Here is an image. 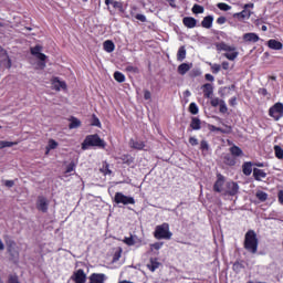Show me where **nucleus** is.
Returning <instances> with one entry per match:
<instances>
[{"label": "nucleus", "instance_id": "1", "mask_svg": "<svg viewBox=\"0 0 283 283\" xmlns=\"http://www.w3.org/2000/svg\"><path fill=\"white\" fill-rule=\"evenodd\" d=\"M258 234L253 230H249L245 233L244 238V249L249 251V253H258Z\"/></svg>", "mask_w": 283, "mask_h": 283}, {"label": "nucleus", "instance_id": "2", "mask_svg": "<svg viewBox=\"0 0 283 283\" xmlns=\"http://www.w3.org/2000/svg\"><path fill=\"white\" fill-rule=\"evenodd\" d=\"M107 144L105 140L101 139L98 135H88L82 143V149L85 151L88 147H99L101 149H105Z\"/></svg>", "mask_w": 283, "mask_h": 283}, {"label": "nucleus", "instance_id": "3", "mask_svg": "<svg viewBox=\"0 0 283 283\" xmlns=\"http://www.w3.org/2000/svg\"><path fill=\"white\" fill-rule=\"evenodd\" d=\"M216 49L218 50V52H228L224 53V57L228 59V61H235L238 59V55L240 54L235 50V46L229 45L224 42L217 43Z\"/></svg>", "mask_w": 283, "mask_h": 283}, {"label": "nucleus", "instance_id": "4", "mask_svg": "<svg viewBox=\"0 0 283 283\" xmlns=\"http://www.w3.org/2000/svg\"><path fill=\"white\" fill-rule=\"evenodd\" d=\"M154 235L156 240H171V231H169V223H163L155 228Z\"/></svg>", "mask_w": 283, "mask_h": 283}, {"label": "nucleus", "instance_id": "5", "mask_svg": "<svg viewBox=\"0 0 283 283\" xmlns=\"http://www.w3.org/2000/svg\"><path fill=\"white\" fill-rule=\"evenodd\" d=\"M42 51L43 48L41 45H35L34 48H31V54L35 56V59H39V66L41 67V70L45 67V59H48L45 54L41 53Z\"/></svg>", "mask_w": 283, "mask_h": 283}, {"label": "nucleus", "instance_id": "6", "mask_svg": "<svg viewBox=\"0 0 283 283\" xmlns=\"http://www.w3.org/2000/svg\"><path fill=\"white\" fill-rule=\"evenodd\" d=\"M114 201L116 205H136V200L133 197H127L123 192H116Z\"/></svg>", "mask_w": 283, "mask_h": 283}, {"label": "nucleus", "instance_id": "7", "mask_svg": "<svg viewBox=\"0 0 283 283\" xmlns=\"http://www.w3.org/2000/svg\"><path fill=\"white\" fill-rule=\"evenodd\" d=\"M269 114L272 118H274V120H280V118L283 116V104L276 103L270 108Z\"/></svg>", "mask_w": 283, "mask_h": 283}, {"label": "nucleus", "instance_id": "8", "mask_svg": "<svg viewBox=\"0 0 283 283\" xmlns=\"http://www.w3.org/2000/svg\"><path fill=\"white\" fill-rule=\"evenodd\" d=\"M71 280L74 283H85L87 282V274H85V271L83 269L76 270L71 275Z\"/></svg>", "mask_w": 283, "mask_h": 283}, {"label": "nucleus", "instance_id": "9", "mask_svg": "<svg viewBox=\"0 0 283 283\" xmlns=\"http://www.w3.org/2000/svg\"><path fill=\"white\" fill-rule=\"evenodd\" d=\"M8 252L10 253L13 262H19V248L14 241L7 242Z\"/></svg>", "mask_w": 283, "mask_h": 283}, {"label": "nucleus", "instance_id": "10", "mask_svg": "<svg viewBox=\"0 0 283 283\" xmlns=\"http://www.w3.org/2000/svg\"><path fill=\"white\" fill-rule=\"evenodd\" d=\"M50 207V200L48 198L40 196L36 201L38 211H42V213H48V209Z\"/></svg>", "mask_w": 283, "mask_h": 283}, {"label": "nucleus", "instance_id": "11", "mask_svg": "<svg viewBox=\"0 0 283 283\" xmlns=\"http://www.w3.org/2000/svg\"><path fill=\"white\" fill-rule=\"evenodd\" d=\"M252 14H253V11L243 8L241 12L233 14V19H238V21H244V19H251Z\"/></svg>", "mask_w": 283, "mask_h": 283}, {"label": "nucleus", "instance_id": "12", "mask_svg": "<svg viewBox=\"0 0 283 283\" xmlns=\"http://www.w3.org/2000/svg\"><path fill=\"white\" fill-rule=\"evenodd\" d=\"M52 87L53 90H56V92H61V90H67V84H65V81H61L59 77H54L52 80Z\"/></svg>", "mask_w": 283, "mask_h": 283}, {"label": "nucleus", "instance_id": "13", "mask_svg": "<svg viewBox=\"0 0 283 283\" xmlns=\"http://www.w3.org/2000/svg\"><path fill=\"white\" fill-rule=\"evenodd\" d=\"M240 191V186L235 181H229L227 184V193L229 196H235Z\"/></svg>", "mask_w": 283, "mask_h": 283}, {"label": "nucleus", "instance_id": "14", "mask_svg": "<svg viewBox=\"0 0 283 283\" xmlns=\"http://www.w3.org/2000/svg\"><path fill=\"white\" fill-rule=\"evenodd\" d=\"M107 276L103 273H93L90 275V283H105Z\"/></svg>", "mask_w": 283, "mask_h": 283}, {"label": "nucleus", "instance_id": "15", "mask_svg": "<svg viewBox=\"0 0 283 283\" xmlns=\"http://www.w3.org/2000/svg\"><path fill=\"white\" fill-rule=\"evenodd\" d=\"M222 187H224V176L218 175L217 181L214 182L213 190L218 193L222 192Z\"/></svg>", "mask_w": 283, "mask_h": 283}, {"label": "nucleus", "instance_id": "16", "mask_svg": "<svg viewBox=\"0 0 283 283\" xmlns=\"http://www.w3.org/2000/svg\"><path fill=\"white\" fill-rule=\"evenodd\" d=\"M243 41H245V43H258L260 36L256 33H245L243 34Z\"/></svg>", "mask_w": 283, "mask_h": 283}, {"label": "nucleus", "instance_id": "17", "mask_svg": "<svg viewBox=\"0 0 283 283\" xmlns=\"http://www.w3.org/2000/svg\"><path fill=\"white\" fill-rule=\"evenodd\" d=\"M182 23L186 28L193 29L198 24V20L192 17H186L182 19Z\"/></svg>", "mask_w": 283, "mask_h": 283}, {"label": "nucleus", "instance_id": "18", "mask_svg": "<svg viewBox=\"0 0 283 283\" xmlns=\"http://www.w3.org/2000/svg\"><path fill=\"white\" fill-rule=\"evenodd\" d=\"M191 67H193V64H187V63H182L178 66L177 72L178 74H180L181 76H185V74H187V72H189V70H191Z\"/></svg>", "mask_w": 283, "mask_h": 283}, {"label": "nucleus", "instance_id": "19", "mask_svg": "<svg viewBox=\"0 0 283 283\" xmlns=\"http://www.w3.org/2000/svg\"><path fill=\"white\" fill-rule=\"evenodd\" d=\"M201 25L202 28H206V30H210V28H212L213 25V15L205 17L203 20L201 21Z\"/></svg>", "mask_w": 283, "mask_h": 283}, {"label": "nucleus", "instance_id": "20", "mask_svg": "<svg viewBox=\"0 0 283 283\" xmlns=\"http://www.w3.org/2000/svg\"><path fill=\"white\" fill-rule=\"evenodd\" d=\"M203 90V96H206V98H211V96L213 95V85L207 83L202 86Z\"/></svg>", "mask_w": 283, "mask_h": 283}, {"label": "nucleus", "instance_id": "21", "mask_svg": "<svg viewBox=\"0 0 283 283\" xmlns=\"http://www.w3.org/2000/svg\"><path fill=\"white\" fill-rule=\"evenodd\" d=\"M268 48H270V50H282L283 45L282 42L277 40H269Z\"/></svg>", "mask_w": 283, "mask_h": 283}, {"label": "nucleus", "instance_id": "22", "mask_svg": "<svg viewBox=\"0 0 283 283\" xmlns=\"http://www.w3.org/2000/svg\"><path fill=\"white\" fill-rule=\"evenodd\" d=\"M253 176H254V179L258 181L263 180V178H266V174L264 172V170L260 168L253 169Z\"/></svg>", "mask_w": 283, "mask_h": 283}, {"label": "nucleus", "instance_id": "23", "mask_svg": "<svg viewBox=\"0 0 283 283\" xmlns=\"http://www.w3.org/2000/svg\"><path fill=\"white\" fill-rule=\"evenodd\" d=\"M244 176H251L253 174V164L251 161H247L242 166Z\"/></svg>", "mask_w": 283, "mask_h": 283}, {"label": "nucleus", "instance_id": "24", "mask_svg": "<svg viewBox=\"0 0 283 283\" xmlns=\"http://www.w3.org/2000/svg\"><path fill=\"white\" fill-rule=\"evenodd\" d=\"M129 146H130L133 149H145V143H143V142H140V140L130 139Z\"/></svg>", "mask_w": 283, "mask_h": 283}, {"label": "nucleus", "instance_id": "25", "mask_svg": "<svg viewBox=\"0 0 283 283\" xmlns=\"http://www.w3.org/2000/svg\"><path fill=\"white\" fill-rule=\"evenodd\" d=\"M185 59H187V49H185V46H180L177 52V61L182 62Z\"/></svg>", "mask_w": 283, "mask_h": 283}, {"label": "nucleus", "instance_id": "26", "mask_svg": "<svg viewBox=\"0 0 283 283\" xmlns=\"http://www.w3.org/2000/svg\"><path fill=\"white\" fill-rule=\"evenodd\" d=\"M134 240H139L138 235L130 234L129 237L124 238V242L128 247H134L136 244Z\"/></svg>", "mask_w": 283, "mask_h": 283}, {"label": "nucleus", "instance_id": "27", "mask_svg": "<svg viewBox=\"0 0 283 283\" xmlns=\"http://www.w3.org/2000/svg\"><path fill=\"white\" fill-rule=\"evenodd\" d=\"M0 66L10 70V67H12V60H10V56L7 55L3 60H1Z\"/></svg>", "mask_w": 283, "mask_h": 283}, {"label": "nucleus", "instance_id": "28", "mask_svg": "<svg viewBox=\"0 0 283 283\" xmlns=\"http://www.w3.org/2000/svg\"><path fill=\"white\" fill-rule=\"evenodd\" d=\"M191 129L199 130L201 129V123L198 117H192L191 123H190Z\"/></svg>", "mask_w": 283, "mask_h": 283}, {"label": "nucleus", "instance_id": "29", "mask_svg": "<svg viewBox=\"0 0 283 283\" xmlns=\"http://www.w3.org/2000/svg\"><path fill=\"white\" fill-rule=\"evenodd\" d=\"M103 46H104L105 52H108V53H112L115 50V48H116L114 45V42H112L109 40L105 41Z\"/></svg>", "mask_w": 283, "mask_h": 283}, {"label": "nucleus", "instance_id": "30", "mask_svg": "<svg viewBox=\"0 0 283 283\" xmlns=\"http://www.w3.org/2000/svg\"><path fill=\"white\" fill-rule=\"evenodd\" d=\"M255 196L260 202H266L269 200V195L262 190L256 191Z\"/></svg>", "mask_w": 283, "mask_h": 283}, {"label": "nucleus", "instance_id": "31", "mask_svg": "<svg viewBox=\"0 0 283 283\" xmlns=\"http://www.w3.org/2000/svg\"><path fill=\"white\" fill-rule=\"evenodd\" d=\"M69 127L71 129H77V127H81V122L76 117H71Z\"/></svg>", "mask_w": 283, "mask_h": 283}, {"label": "nucleus", "instance_id": "32", "mask_svg": "<svg viewBox=\"0 0 283 283\" xmlns=\"http://www.w3.org/2000/svg\"><path fill=\"white\" fill-rule=\"evenodd\" d=\"M14 145H19V142L0 140V149H6V147H14Z\"/></svg>", "mask_w": 283, "mask_h": 283}, {"label": "nucleus", "instance_id": "33", "mask_svg": "<svg viewBox=\"0 0 283 283\" xmlns=\"http://www.w3.org/2000/svg\"><path fill=\"white\" fill-rule=\"evenodd\" d=\"M59 147V143L54 139H50L46 146V154H50L51 149H56Z\"/></svg>", "mask_w": 283, "mask_h": 283}, {"label": "nucleus", "instance_id": "34", "mask_svg": "<svg viewBox=\"0 0 283 283\" xmlns=\"http://www.w3.org/2000/svg\"><path fill=\"white\" fill-rule=\"evenodd\" d=\"M114 78L115 81H117V83H125V74H123L122 72L116 71L114 73Z\"/></svg>", "mask_w": 283, "mask_h": 283}, {"label": "nucleus", "instance_id": "35", "mask_svg": "<svg viewBox=\"0 0 283 283\" xmlns=\"http://www.w3.org/2000/svg\"><path fill=\"white\" fill-rule=\"evenodd\" d=\"M158 266H160V263L158 261H154V260H150V263L147 264V268L149 269V271H151V273H154V271H156V269H158Z\"/></svg>", "mask_w": 283, "mask_h": 283}, {"label": "nucleus", "instance_id": "36", "mask_svg": "<svg viewBox=\"0 0 283 283\" xmlns=\"http://www.w3.org/2000/svg\"><path fill=\"white\" fill-rule=\"evenodd\" d=\"M274 154L279 160H283V149L280 146H274Z\"/></svg>", "mask_w": 283, "mask_h": 283}, {"label": "nucleus", "instance_id": "37", "mask_svg": "<svg viewBox=\"0 0 283 283\" xmlns=\"http://www.w3.org/2000/svg\"><path fill=\"white\" fill-rule=\"evenodd\" d=\"M230 154H232V156H242L243 151L241 150L240 147L238 146H232L230 148Z\"/></svg>", "mask_w": 283, "mask_h": 283}, {"label": "nucleus", "instance_id": "38", "mask_svg": "<svg viewBox=\"0 0 283 283\" xmlns=\"http://www.w3.org/2000/svg\"><path fill=\"white\" fill-rule=\"evenodd\" d=\"M192 12H193V14H202L205 12V7H202L200 4H195L192 7Z\"/></svg>", "mask_w": 283, "mask_h": 283}, {"label": "nucleus", "instance_id": "39", "mask_svg": "<svg viewBox=\"0 0 283 283\" xmlns=\"http://www.w3.org/2000/svg\"><path fill=\"white\" fill-rule=\"evenodd\" d=\"M217 8H219V10H222V12H229V10H231V6H229L224 2H219L217 4Z\"/></svg>", "mask_w": 283, "mask_h": 283}, {"label": "nucleus", "instance_id": "40", "mask_svg": "<svg viewBox=\"0 0 283 283\" xmlns=\"http://www.w3.org/2000/svg\"><path fill=\"white\" fill-rule=\"evenodd\" d=\"M109 6H113L116 10H123V2L120 1L111 0Z\"/></svg>", "mask_w": 283, "mask_h": 283}, {"label": "nucleus", "instance_id": "41", "mask_svg": "<svg viewBox=\"0 0 283 283\" xmlns=\"http://www.w3.org/2000/svg\"><path fill=\"white\" fill-rule=\"evenodd\" d=\"M102 174H104V176H109L112 175V170L109 169V164L105 163L103 165V168L101 169Z\"/></svg>", "mask_w": 283, "mask_h": 283}, {"label": "nucleus", "instance_id": "42", "mask_svg": "<svg viewBox=\"0 0 283 283\" xmlns=\"http://www.w3.org/2000/svg\"><path fill=\"white\" fill-rule=\"evenodd\" d=\"M189 112H190V114H193V115L198 114V112H199L198 105L193 102L190 103Z\"/></svg>", "mask_w": 283, "mask_h": 283}, {"label": "nucleus", "instance_id": "43", "mask_svg": "<svg viewBox=\"0 0 283 283\" xmlns=\"http://www.w3.org/2000/svg\"><path fill=\"white\" fill-rule=\"evenodd\" d=\"M209 132H220L221 134H227V132L220 127H216L214 125H208Z\"/></svg>", "mask_w": 283, "mask_h": 283}, {"label": "nucleus", "instance_id": "44", "mask_svg": "<svg viewBox=\"0 0 283 283\" xmlns=\"http://www.w3.org/2000/svg\"><path fill=\"white\" fill-rule=\"evenodd\" d=\"M210 67L212 70V74H218L220 70H222V66L220 64H210Z\"/></svg>", "mask_w": 283, "mask_h": 283}, {"label": "nucleus", "instance_id": "45", "mask_svg": "<svg viewBox=\"0 0 283 283\" xmlns=\"http://www.w3.org/2000/svg\"><path fill=\"white\" fill-rule=\"evenodd\" d=\"M74 169H76V164H74V161H72L71 164L67 165L65 174H72V171H74Z\"/></svg>", "mask_w": 283, "mask_h": 283}, {"label": "nucleus", "instance_id": "46", "mask_svg": "<svg viewBox=\"0 0 283 283\" xmlns=\"http://www.w3.org/2000/svg\"><path fill=\"white\" fill-rule=\"evenodd\" d=\"M219 107H220L221 114H227V112H228L227 103H224L223 99H221V102H220V104H219Z\"/></svg>", "mask_w": 283, "mask_h": 283}, {"label": "nucleus", "instance_id": "47", "mask_svg": "<svg viewBox=\"0 0 283 283\" xmlns=\"http://www.w3.org/2000/svg\"><path fill=\"white\" fill-rule=\"evenodd\" d=\"M200 149L203 151H209V143H207V140H201Z\"/></svg>", "mask_w": 283, "mask_h": 283}, {"label": "nucleus", "instance_id": "48", "mask_svg": "<svg viewBox=\"0 0 283 283\" xmlns=\"http://www.w3.org/2000/svg\"><path fill=\"white\" fill-rule=\"evenodd\" d=\"M210 103H211L212 107H218V105H220V103H222V99L214 97L211 99Z\"/></svg>", "mask_w": 283, "mask_h": 283}, {"label": "nucleus", "instance_id": "49", "mask_svg": "<svg viewBox=\"0 0 283 283\" xmlns=\"http://www.w3.org/2000/svg\"><path fill=\"white\" fill-rule=\"evenodd\" d=\"M135 19H137V21H142V23H145V21H147V17H145V14H140L138 13Z\"/></svg>", "mask_w": 283, "mask_h": 283}, {"label": "nucleus", "instance_id": "50", "mask_svg": "<svg viewBox=\"0 0 283 283\" xmlns=\"http://www.w3.org/2000/svg\"><path fill=\"white\" fill-rule=\"evenodd\" d=\"M218 25H224L227 23V18L226 17H219L217 19Z\"/></svg>", "mask_w": 283, "mask_h": 283}, {"label": "nucleus", "instance_id": "51", "mask_svg": "<svg viewBox=\"0 0 283 283\" xmlns=\"http://www.w3.org/2000/svg\"><path fill=\"white\" fill-rule=\"evenodd\" d=\"M226 163L227 165H230V167L235 165V160L231 157H226Z\"/></svg>", "mask_w": 283, "mask_h": 283}, {"label": "nucleus", "instance_id": "52", "mask_svg": "<svg viewBox=\"0 0 283 283\" xmlns=\"http://www.w3.org/2000/svg\"><path fill=\"white\" fill-rule=\"evenodd\" d=\"M189 143H190V145H192V147H196V145H198V138H196V137H190V138H189Z\"/></svg>", "mask_w": 283, "mask_h": 283}, {"label": "nucleus", "instance_id": "53", "mask_svg": "<svg viewBox=\"0 0 283 283\" xmlns=\"http://www.w3.org/2000/svg\"><path fill=\"white\" fill-rule=\"evenodd\" d=\"M151 249H155L156 251H158V250H160V249H163V243H154V244H151Z\"/></svg>", "mask_w": 283, "mask_h": 283}, {"label": "nucleus", "instance_id": "54", "mask_svg": "<svg viewBox=\"0 0 283 283\" xmlns=\"http://www.w3.org/2000/svg\"><path fill=\"white\" fill-rule=\"evenodd\" d=\"M205 78H206V81H210V83H213V81H216V77H213V75H211L209 73L205 75Z\"/></svg>", "mask_w": 283, "mask_h": 283}, {"label": "nucleus", "instance_id": "55", "mask_svg": "<svg viewBox=\"0 0 283 283\" xmlns=\"http://www.w3.org/2000/svg\"><path fill=\"white\" fill-rule=\"evenodd\" d=\"M0 56L1 57L8 56V51H6V49H3L1 45H0Z\"/></svg>", "mask_w": 283, "mask_h": 283}, {"label": "nucleus", "instance_id": "56", "mask_svg": "<svg viewBox=\"0 0 283 283\" xmlns=\"http://www.w3.org/2000/svg\"><path fill=\"white\" fill-rule=\"evenodd\" d=\"M92 125H94V127H101V120L97 117H94Z\"/></svg>", "mask_w": 283, "mask_h": 283}, {"label": "nucleus", "instance_id": "57", "mask_svg": "<svg viewBox=\"0 0 283 283\" xmlns=\"http://www.w3.org/2000/svg\"><path fill=\"white\" fill-rule=\"evenodd\" d=\"M144 98H145V101H149V98H151V93L149 91H145Z\"/></svg>", "mask_w": 283, "mask_h": 283}, {"label": "nucleus", "instance_id": "58", "mask_svg": "<svg viewBox=\"0 0 283 283\" xmlns=\"http://www.w3.org/2000/svg\"><path fill=\"white\" fill-rule=\"evenodd\" d=\"M120 260V252H116L113 258V262H118Z\"/></svg>", "mask_w": 283, "mask_h": 283}, {"label": "nucleus", "instance_id": "59", "mask_svg": "<svg viewBox=\"0 0 283 283\" xmlns=\"http://www.w3.org/2000/svg\"><path fill=\"white\" fill-rule=\"evenodd\" d=\"M243 8H244L245 10H249V9L253 10V8H255V4H253V3L250 2V3L244 4Z\"/></svg>", "mask_w": 283, "mask_h": 283}, {"label": "nucleus", "instance_id": "60", "mask_svg": "<svg viewBox=\"0 0 283 283\" xmlns=\"http://www.w3.org/2000/svg\"><path fill=\"white\" fill-rule=\"evenodd\" d=\"M277 198H279V202H280L281 205H283V190H280V191H279Z\"/></svg>", "mask_w": 283, "mask_h": 283}, {"label": "nucleus", "instance_id": "61", "mask_svg": "<svg viewBox=\"0 0 283 283\" xmlns=\"http://www.w3.org/2000/svg\"><path fill=\"white\" fill-rule=\"evenodd\" d=\"M4 185H6L7 187L11 188V187H14V181H13V180H6V181H4Z\"/></svg>", "mask_w": 283, "mask_h": 283}, {"label": "nucleus", "instance_id": "62", "mask_svg": "<svg viewBox=\"0 0 283 283\" xmlns=\"http://www.w3.org/2000/svg\"><path fill=\"white\" fill-rule=\"evenodd\" d=\"M221 67L223 70H229V62H222Z\"/></svg>", "mask_w": 283, "mask_h": 283}, {"label": "nucleus", "instance_id": "63", "mask_svg": "<svg viewBox=\"0 0 283 283\" xmlns=\"http://www.w3.org/2000/svg\"><path fill=\"white\" fill-rule=\"evenodd\" d=\"M169 2L170 8H176V0H167Z\"/></svg>", "mask_w": 283, "mask_h": 283}, {"label": "nucleus", "instance_id": "64", "mask_svg": "<svg viewBox=\"0 0 283 283\" xmlns=\"http://www.w3.org/2000/svg\"><path fill=\"white\" fill-rule=\"evenodd\" d=\"M126 70L127 72H136L137 69L134 66H127Z\"/></svg>", "mask_w": 283, "mask_h": 283}]
</instances>
